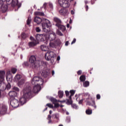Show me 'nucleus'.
Listing matches in <instances>:
<instances>
[{
	"instance_id": "f257e3e1",
	"label": "nucleus",
	"mask_w": 126,
	"mask_h": 126,
	"mask_svg": "<svg viewBox=\"0 0 126 126\" xmlns=\"http://www.w3.org/2000/svg\"><path fill=\"white\" fill-rule=\"evenodd\" d=\"M33 21L37 23V24H40V23H42V31L43 32L47 33V32L50 31L49 28L52 26V24L49 20L45 18L41 19L39 17H35L34 18Z\"/></svg>"
},
{
	"instance_id": "f03ea898",
	"label": "nucleus",
	"mask_w": 126,
	"mask_h": 126,
	"mask_svg": "<svg viewBox=\"0 0 126 126\" xmlns=\"http://www.w3.org/2000/svg\"><path fill=\"white\" fill-rule=\"evenodd\" d=\"M43 83H44V80L43 79L35 76L33 78L32 80V85H35V84H37L34 86L32 89V92L34 93V94H38L39 92L41 90V85H43Z\"/></svg>"
},
{
	"instance_id": "7ed1b4c3",
	"label": "nucleus",
	"mask_w": 126,
	"mask_h": 126,
	"mask_svg": "<svg viewBox=\"0 0 126 126\" xmlns=\"http://www.w3.org/2000/svg\"><path fill=\"white\" fill-rule=\"evenodd\" d=\"M29 62L32 68H37L40 66V63L37 60V58L34 55H32L29 58Z\"/></svg>"
},
{
	"instance_id": "20e7f679",
	"label": "nucleus",
	"mask_w": 126,
	"mask_h": 126,
	"mask_svg": "<svg viewBox=\"0 0 126 126\" xmlns=\"http://www.w3.org/2000/svg\"><path fill=\"white\" fill-rule=\"evenodd\" d=\"M56 54L54 53L53 51H48L45 55V58L46 61H51L52 63H55V60L56 58Z\"/></svg>"
},
{
	"instance_id": "39448f33",
	"label": "nucleus",
	"mask_w": 126,
	"mask_h": 126,
	"mask_svg": "<svg viewBox=\"0 0 126 126\" xmlns=\"http://www.w3.org/2000/svg\"><path fill=\"white\" fill-rule=\"evenodd\" d=\"M17 95H10V105L12 108H17L19 106V101L16 98Z\"/></svg>"
},
{
	"instance_id": "423d86ee",
	"label": "nucleus",
	"mask_w": 126,
	"mask_h": 126,
	"mask_svg": "<svg viewBox=\"0 0 126 126\" xmlns=\"http://www.w3.org/2000/svg\"><path fill=\"white\" fill-rule=\"evenodd\" d=\"M32 98V95H22L19 99L20 103L21 105H24V104H26V102L28 101V100L31 99Z\"/></svg>"
},
{
	"instance_id": "0eeeda50",
	"label": "nucleus",
	"mask_w": 126,
	"mask_h": 126,
	"mask_svg": "<svg viewBox=\"0 0 126 126\" xmlns=\"http://www.w3.org/2000/svg\"><path fill=\"white\" fill-rule=\"evenodd\" d=\"M86 101L87 103V105L89 106H92L96 109L97 107L96 106V104L95 103V99L90 96V95H88V98H87Z\"/></svg>"
},
{
	"instance_id": "6e6552de",
	"label": "nucleus",
	"mask_w": 126,
	"mask_h": 126,
	"mask_svg": "<svg viewBox=\"0 0 126 126\" xmlns=\"http://www.w3.org/2000/svg\"><path fill=\"white\" fill-rule=\"evenodd\" d=\"M73 0H70V1H72ZM69 0H58V3L61 5V6H63L64 8H66L69 6Z\"/></svg>"
},
{
	"instance_id": "1a4fd4ad",
	"label": "nucleus",
	"mask_w": 126,
	"mask_h": 126,
	"mask_svg": "<svg viewBox=\"0 0 126 126\" xmlns=\"http://www.w3.org/2000/svg\"><path fill=\"white\" fill-rule=\"evenodd\" d=\"M36 39L39 41V40L41 42H44L46 40H48V34L44 33L41 34H37L36 36Z\"/></svg>"
},
{
	"instance_id": "9d476101",
	"label": "nucleus",
	"mask_w": 126,
	"mask_h": 126,
	"mask_svg": "<svg viewBox=\"0 0 126 126\" xmlns=\"http://www.w3.org/2000/svg\"><path fill=\"white\" fill-rule=\"evenodd\" d=\"M23 95H31L32 94V88L30 86L25 87L21 93Z\"/></svg>"
},
{
	"instance_id": "9b49d317",
	"label": "nucleus",
	"mask_w": 126,
	"mask_h": 126,
	"mask_svg": "<svg viewBox=\"0 0 126 126\" xmlns=\"http://www.w3.org/2000/svg\"><path fill=\"white\" fill-rule=\"evenodd\" d=\"M0 8L1 9L2 12H6L8 6L3 3V0H0Z\"/></svg>"
},
{
	"instance_id": "f8f14e48",
	"label": "nucleus",
	"mask_w": 126,
	"mask_h": 126,
	"mask_svg": "<svg viewBox=\"0 0 126 126\" xmlns=\"http://www.w3.org/2000/svg\"><path fill=\"white\" fill-rule=\"evenodd\" d=\"M56 37L57 35H56V33L53 32H51L49 35H48V40H49L50 42H52V41H55Z\"/></svg>"
},
{
	"instance_id": "ddd939ff",
	"label": "nucleus",
	"mask_w": 126,
	"mask_h": 126,
	"mask_svg": "<svg viewBox=\"0 0 126 126\" xmlns=\"http://www.w3.org/2000/svg\"><path fill=\"white\" fill-rule=\"evenodd\" d=\"M50 101L54 104V108H56V109L59 108L60 107V104L58 103V102H62V101H60V100H57V99L54 98V97H51L50 98Z\"/></svg>"
},
{
	"instance_id": "4468645a",
	"label": "nucleus",
	"mask_w": 126,
	"mask_h": 126,
	"mask_svg": "<svg viewBox=\"0 0 126 126\" xmlns=\"http://www.w3.org/2000/svg\"><path fill=\"white\" fill-rule=\"evenodd\" d=\"M37 44H39V41L36 39V40H34L32 42H29V46L30 47H34L37 45Z\"/></svg>"
},
{
	"instance_id": "2eb2a0df",
	"label": "nucleus",
	"mask_w": 126,
	"mask_h": 126,
	"mask_svg": "<svg viewBox=\"0 0 126 126\" xmlns=\"http://www.w3.org/2000/svg\"><path fill=\"white\" fill-rule=\"evenodd\" d=\"M4 76H5V71H0V82L4 80Z\"/></svg>"
},
{
	"instance_id": "dca6fc26",
	"label": "nucleus",
	"mask_w": 126,
	"mask_h": 126,
	"mask_svg": "<svg viewBox=\"0 0 126 126\" xmlns=\"http://www.w3.org/2000/svg\"><path fill=\"white\" fill-rule=\"evenodd\" d=\"M56 26L62 31H65V27L60 24H56Z\"/></svg>"
},
{
	"instance_id": "f3484780",
	"label": "nucleus",
	"mask_w": 126,
	"mask_h": 126,
	"mask_svg": "<svg viewBox=\"0 0 126 126\" xmlns=\"http://www.w3.org/2000/svg\"><path fill=\"white\" fill-rule=\"evenodd\" d=\"M21 78H22V76L19 74H17L15 76L14 79L16 81H18V80H20V79H21Z\"/></svg>"
},
{
	"instance_id": "a211bd4d",
	"label": "nucleus",
	"mask_w": 126,
	"mask_h": 126,
	"mask_svg": "<svg viewBox=\"0 0 126 126\" xmlns=\"http://www.w3.org/2000/svg\"><path fill=\"white\" fill-rule=\"evenodd\" d=\"M40 49L41 51H43L44 52H47V51H48L49 50V48H48V47L44 45L41 46Z\"/></svg>"
},
{
	"instance_id": "6ab92c4d",
	"label": "nucleus",
	"mask_w": 126,
	"mask_h": 126,
	"mask_svg": "<svg viewBox=\"0 0 126 126\" xmlns=\"http://www.w3.org/2000/svg\"><path fill=\"white\" fill-rule=\"evenodd\" d=\"M54 20L56 22V24H62V21L58 17H54Z\"/></svg>"
},
{
	"instance_id": "aec40b11",
	"label": "nucleus",
	"mask_w": 126,
	"mask_h": 126,
	"mask_svg": "<svg viewBox=\"0 0 126 126\" xmlns=\"http://www.w3.org/2000/svg\"><path fill=\"white\" fill-rule=\"evenodd\" d=\"M59 12L61 15H65L67 11L65 9H63L59 11Z\"/></svg>"
},
{
	"instance_id": "412c9836",
	"label": "nucleus",
	"mask_w": 126,
	"mask_h": 126,
	"mask_svg": "<svg viewBox=\"0 0 126 126\" xmlns=\"http://www.w3.org/2000/svg\"><path fill=\"white\" fill-rule=\"evenodd\" d=\"M71 96L72 95H70L69 96V99H67V103L68 105H71L72 104V100L71 99Z\"/></svg>"
},
{
	"instance_id": "4be33fe9",
	"label": "nucleus",
	"mask_w": 126,
	"mask_h": 126,
	"mask_svg": "<svg viewBox=\"0 0 126 126\" xmlns=\"http://www.w3.org/2000/svg\"><path fill=\"white\" fill-rule=\"evenodd\" d=\"M25 83V81L24 80V79H22L18 83V86H21V85H23Z\"/></svg>"
},
{
	"instance_id": "5701e85b",
	"label": "nucleus",
	"mask_w": 126,
	"mask_h": 126,
	"mask_svg": "<svg viewBox=\"0 0 126 126\" xmlns=\"http://www.w3.org/2000/svg\"><path fill=\"white\" fill-rule=\"evenodd\" d=\"M21 37L22 39H26L28 37V34L25 33V32L22 33Z\"/></svg>"
},
{
	"instance_id": "b1692460",
	"label": "nucleus",
	"mask_w": 126,
	"mask_h": 126,
	"mask_svg": "<svg viewBox=\"0 0 126 126\" xmlns=\"http://www.w3.org/2000/svg\"><path fill=\"white\" fill-rule=\"evenodd\" d=\"M86 77L84 75H82L80 77V81H82V82H83L85 80H86Z\"/></svg>"
},
{
	"instance_id": "393cba45",
	"label": "nucleus",
	"mask_w": 126,
	"mask_h": 126,
	"mask_svg": "<svg viewBox=\"0 0 126 126\" xmlns=\"http://www.w3.org/2000/svg\"><path fill=\"white\" fill-rule=\"evenodd\" d=\"M86 114L87 115H91L92 114V110L88 109L86 110Z\"/></svg>"
},
{
	"instance_id": "a878e982",
	"label": "nucleus",
	"mask_w": 126,
	"mask_h": 126,
	"mask_svg": "<svg viewBox=\"0 0 126 126\" xmlns=\"http://www.w3.org/2000/svg\"><path fill=\"white\" fill-rule=\"evenodd\" d=\"M41 75L43 77H48L49 74H48V73L47 72H42V73H41Z\"/></svg>"
},
{
	"instance_id": "bb28decb",
	"label": "nucleus",
	"mask_w": 126,
	"mask_h": 126,
	"mask_svg": "<svg viewBox=\"0 0 126 126\" xmlns=\"http://www.w3.org/2000/svg\"><path fill=\"white\" fill-rule=\"evenodd\" d=\"M89 81H86L85 82H84L83 86L84 87H88V86H89Z\"/></svg>"
},
{
	"instance_id": "cd10ccee",
	"label": "nucleus",
	"mask_w": 126,
	"mask_h": 126,
	"mask_svg": "<svg viewBox=\"0 0 126 126\" xmlns=\"http://www.w3.org/2000/svg\"><path fill=\"white\" fill-rule=\"evenodd\" d=\"M59 115L57 113L52 115L53 119H56V120H59Z\"/></svg>"
},
{
	"instance_id": "c85d7f7f",
	"label": "nucleus",
	"mask_w": 126,
	"mask_h": 126,
	"mask_svg": "<svg viewBox=\"0 0 126 126\" xmlns=\"http://www.w3.org/2000/svg\"><path fill=\"white\" fill-rule=\"evenodd\" d=\"M71 107L73 109H75V110H77V109H78V106H77L75 103H72L71 104Z\"/></svg>"
},
{
	"instance_id": "c756f323",
	"label": "nucleus",
	"mask_w": 126,
	"mask_h": 126,
	"mask_svg": "<svg viewBox=\"0 0 126 126\" xmlns=\"http://www.w3.org/2000/svg\"><path fill=\"white\" fill-rule=\"evenodd\" d=\"M35 15H40V16H44V13L40 12H35Z\"/></svg>"
},
{
	"instance_id": "7c9ffc66",
	"label": "nucleus",
	"mask_w": 126,
	"mask_h": 126,
	"mask_svg": "<svg viewBox=\"0 0 126 126\" xmlns=\"http://www.w3.org/2000/svg\"><path fill=\"white\" fill-rule=\"evenodd\" d=\"M5 86L4 89H5L6 88H7V89H10L11 87V85H10V84L9 83H8V84L6 86H5H5Z\"/></svg>"
},
{
	"instance_id": "2f4dec72",
	"label": "nucleus",
	"mask_w": 126,
	"mask_h": 126,
	"mask_svg": "<svg viewBox=\"0 0 126 126\" xmlns=\"http://www.w3.org/2000/svg\"><path fill=\"white\" fill-rule=\"evenodd\" d=\"M17 95V93L15 91H12L9 92V95Z\"/></svg>"
},
{
	"instance_id": "473e14b6",
	"label": "nucleus",
	"mask_w": 126,
	"mask_h": 126,
	"mask_svg": "<svg viewBox=\"0 0 126 126\" xmlns=\"http://www.w3.org/2000/svg\"><path fill=\"white\" fill-rule=\"evenodd\" d=\"M30 23H31V18H28L27 20V24L30 26Z\"/></svg>"
},
{
	"instance_id": "72a5a7b5",
	"label": "nucleus",
	"mask_w": 126,
	"mask_h": 126,
	"mask_svg": "<svg viewBox=\"0 0 126 126\" xmlns=\"http://www.w3.org/2000/svg\"><path fill=\"white\" fill-rule=\"evenodd\" d=\"M46 106H47V107H48L49 108H51L52 109H54V105H53V104L51 103H47L46 104Z\"/></svg>"
},
{
	"instance_id": "f704fd0d",
	"label": "nucleus",
	"mask_w": 126,
	"mask_h": 126,
	"mask_svg": "<svg viewBox=\"0 0 126 126\" xmlns=\"http://www.w3.org/2000/svg\"><path fill=\"white\" fill-rule=\"evenodd\" d=\"M16 71H17V69L16 68H12L11 72H12V73H13V74L16 73Z\"/></svg>"
},
{
	"instance_id": "c9c22d12",
	"label": "nucleus",
	"mask_w": 126,
	"mask_h": 126,
	"mask_svg": "<svg viewBox=\"0 0 126 126\" xmlns=\"http://www.w3.org/2000/svg\"><path fill=\"white\" fill-rule=\"evenodd\" d=\"M48 4L50 8H51V9H53V8H54V5H53V3H52L51 2H49V3H48Z\"/></svg>"
},
{
	"instance_id": "e433bc0d",
	"label": "nucleus",
	"mask_w": 126,
	"mask_h": 126,
	"mask_svg": "<svg viewBox=\"0 0 126 126\" xmlns=\"http://www.w3.org/2000/svg\"><path fill=\"white\" fill-rule=\"evenodd\" d=\"M57 34L58 35H59V36H63V33H62V32H61V31H60L59 30L57 31Z\"/></svg>"
},
{
	"instance_id": "4c0bfd02",
	"label": "nucleus",
	"mask_w": 126,
	"mask_h": 126,
	"mask_svg": "<svg viewBox=\"0 0 126 126\" xmlns=\"http://www.w3.org/2000/svg\"><path fill=\"white\" fill-rule=\"evenodd\" d=\"M23 66H28L29 65V63L28 62H25L23 63Z\"/></svg>"
},
{
	"instance_id": "58836bf2",
	"label": "nucleus",
	"mask_w": 126,
	"mask_h": 126,
	"mask_svg": "<svg viewBox=\"0 0 126 126\" xmlns=\"http://www.w3.org/2000/svg\"><path fill=\"white\" fill-rule=\"evenodd\" d=\"M75 90H71L70 91V94L71 95H74L75 94Z\"/></svg>"
},
{
	"instance_id": "ea45409f",
	"label": "nucleus",
	"mask_w": 126,
	"mask_h": 126,
	"mask_svg": "<svg viewBox=\"0 0 126 126\" xmlns=\"http://www.w3.org/2000/svg\"><path fill=\"white\" fill-rule=\"evenodd\" d=\"M35 31L36 32H37L38 33H39V32H41V29H40L39 27H36L35 28Z\"/></svg>"
},
{
	"instance_id": "a19ab883",
	"label": "nucleus",
	"mask_w": 126,
	"mask_h": 126,
	"mask_svg": "<svg viewBox=\"0 0 126 126\" xmlns=\"http://www.w3.org/2000/svg\"><path fill=\"white\" fill-rule=\"evenodd\" d=\"M13 90H15L17 92H19V89L16 87H14L13 88Z\"/></svg>"
},
{
	"instance_id": "79ce46f5",
	"label": "nucleus",
	"mask_w": 126,
	"mask_h": 126,
	"mask_svg": "<svg viewBox=\"0 0 126 126\" xmlns=\"http://www.w3.org/2000/svg\"><path fill=\"white\" fill-rule=\"evenodd\" d=\"M62 42H61V40L60 39H57L56 40V44H57V45H61Z\"/></svg>"
},
{
	"instance_id": "37998d69",
	"label": "nucleus",
	"mask_w": 126,
	"mask_h": 126,
	"mask_svg": "<svg viewBox=\"0 0 126 126\" xmlns=\"http://www.w3.org/2000/svg\"><path fill=\"white\" fill-rule=\"evenodd\" d=\"M47 5H48V3L45 2L43 4V5L42 7H43V8H44V9H46V8H47Z\"/></svg>"
},
{
	"instance_id": "c03bdc74",
	"label": "nucleus",
	"mask_w": 126,
	"mask_h": 126,
	"mask_svg": "<svg viewBox=\"0 0 126 126\" xmlns=\"http://www.w3.org/2000/svg\"><path fill=\"white\" fill-rule=\"evenodd\" d=\"M66 123H70V118L67 117L66 119Z\"/></svg>"
},
{
	"instance_id": "a18cd8bd",
	"label": "nucleus",
	"mask_w": 126,
	"mask_h": 126,
	"mask_svg": "<svg viewBox=\"0 0 126 126\" xmlns=\"http://www.w3.org/2000/svg\"><path fill=\"white\" fill-rule=\"evenodd\" d=\"M59 95H63V91H60L58 92Z\"/></svg>"
},
{
	"instance_id": "49530a36",
	"label": "nucleus",
	"mask_w": 126,
	"mask_h": 126,
	"mask_svg": "<svg viewBox=\"0 0 126 126\" xmlns=\"http://www.w3.org/2000/svg\"><path fill=\"white\" fill-rule=\"evenodd\" d=\"M49 45H50V47H55V43H52V42H50V43H49Z\"/></svg>"
},
{
	"instance_id": "de8ad7c7",
	"label": "nucleus",
	"mask_w": 126,
	"mask_h": 126,
	"mask_svg": "<svg viewBox=\"0 0 126 126\" xmlns=\"http://www.w3.org/2000/svg\"><path fill=\"white\" fill-rule=\"evenodd\" d=\"M51 119H52V116H51V115H48L47 120H51Z\"/></svg>"
},
{
	"instance_id": "09e8293b",
	"label": "nucleus",
	"mask_w": 126,
	"mask_h": 126,
	"mask_svg": "<svg viewBox=\"0 0 126 126\" xmlns=\"http://www.w3.org/2000/svg\"><path fill=\"white\" fill-rule=\"evenodd\" d=\"M75 42H76V39L74 38L73 41L71 42V45H72L73 44H74V43H75Z\"/></svg>"
},
{
	"instance_id": "8fccbe9b",
	"label": "nucleus",
	"mask_w": 126,
	"mask_h": 126,
	"mask_svg": "<svg viewBox=\"0 0 126 126\" xmlns=\"http://www.w3.org/2000/svg\"><path fill=\"white\" fill-rule=\"evenodd\" d=\"M82 71H81V70H79V71H77V74H78V75H80V74H81V73H82Z\"/></svg>"
},
{
	"instance_id": "3c124183",
	"label": "nucleus",
	"mask_w": 126,
	"mask_h": 126,
	"mask_svg": "<svg viewBox=\"0 0 126 126\" xmlns=\"http://www.w3.org/2000/svg\"><path fill=\"white\" fill-rule=\"evenodd\" d=\"M101 98V96L100 95H96V98L97 100H99Z\"/></svg>"
},
{
	"instance_id": "603ef678",
	"label": "nucleus",
	"mask_w": 126,
	"mask_h": 126,
	"mask_svg": "<svg viewBox=\"0 0 126 126\" xmlns=\"http://www.w3.org/2000/svg\"><path fill=\"white\" fill-rule=\"evenodd\" d=\"M48 124H53V121L51 119L48 120Z\"/></svg>"
},
{
	"instance_id": "864d4df0",
	"label": "nucleus",
	"mask_w": 126,
	"mask_h": 126,
	"mask_svg": "<svg viewBox=\"0 0 126 126\" xmlns=\"http://www.w3.org/2000/svg\"><path fill=\"white\" fill-rule=\"evenodd\" d=\"M96 0H91V3L92 4H94V2L96 1Z\"/></svg>"
},
{
	"instance_id": "5fc2aeb1",
	"label": "nucleus",
	"mask_w": 126,
	"mask_h": 126,
	"mask_svg": "<svg viewBox=\"0 0 126 126\" xmlns=\"http://www.w3.org/2000/svg\"><path fill=\"white\" fill-rule=\"evenodd\" d=\"M65 93L66 95H68L70 93V92H68L67 91H65Z\"/></svg>"
},
{
	"instance_id": "6e6d98bb",
	"label": "nucleus",
	"mask_w": 126,
	"mask_h": 126,
	"mask_svg": "<svg viewBox=\"0 0 126 126\" xmlns=\"http://www.w3.org/2000/svg\"><path fill=\"white\" fill-rule=\"evenodd\" d=\"M61 60V57L60 56H58L57 58V61H60Z\"/></svg>"
},
{
	"instance_id": "4d7b16f0",
	"label": "nucleus",
	"mask_w": 126,
	"mask_h": 126,
	"mask_svg": "<svg viewBox=\"0 0 126 126\" xmlns=\"http://www.w3.org/2000/svg\"><path fill=\"white\" fill-rule=\"evenodd\" d=\"M1 86H2V87H3V86H5L4 84L0 83V87H1Z\"/></svg>"
},
{
	"instance_id": "13d9d810",
	"label": "nucleus",
	"mask_w": 126,
	"mask_h": 126,
	"mask_svg": "<svg viewBox=\"0 0 126 126\" xmlns=\"http://www.w3.org/2000/svg\"><path fill=\"white\" fill-rule=\"evenodd\" d=\"M82 102H83V100L81 99V100L79 101V104H82Z\"/></svg>"
},
{
	"instance_id": "bf43d9fd",
	"label": "nucleus",
	"mask_w": 126,
	"mask_h": 126,
	"mask_svg": "<svg viewBox=\"0 0 126 126\" xmlns=\"http://www.w3.org/2000/svg\"><path fill=\"white\" fill-rule=\"evenodd\" d=\"M6 2H7V4H9V2L10 1V0H5Z\"/></svg>"
},
{
	"instance_id": "052dcab7",
	"label": "nucleus",
	"mask_w": 126,
	"mask_h": 126,
	"mask_svg": "<svg viewBox=\"0 0 126 126\" xmlns=\"http://www.w3.org/2000/svg\"><path fill=\"white\" fill-rule=\"evenodd\" d=\"M65 46H68V41H66L65 43Z\"/></svg>"
},
{
	"instance_id": "680f3d73",
	"label": "nucleus",
	"mask_w": 126,
	"mask_h": 126,
	"mask_svg": "<svg viewBox=\"0 0 126 126\" xmlns=\"http://www.w3.org/2000/svg\"><path fill=\"white\" fill-rule=\"evenodd\" d=\"M30 39H31V40H32V41H34V40H35V39H34V38H33V37H32V36H31V37H30Z\"/></svg>"
},
{
	"instance_id": "e2e57ef3",
	"label": "nucleus",
	"mask_w": 126,
	"mask_h": 126,
	"mask_svg": "<svg viewBox=\"0 0 126 126\" xmlns=\"http://www.w3.org/2000/svg\"><path fill=\"white\" fill-rule=\"evenodd\" d=\"M88 8H89L88 5H86V11H87V10H88Z\"/></svg>"
},
{
	"instance_id": "0e129e2a",
	"label": "nucleus",
	"mask_w": 126,
	"mask_h": 126,
	"mask_svg": "<svg viewBox=\"0 0 126 126\" xmlns=\"http://www.w3.org/2000/svg\"><path fill=\"white\" fill-rule=\"evenodd\" d=\"M52 75H54V74H55V71H54V70L52 71Z\"/></svg>"
},
{
	"instance_id": "69168bd1",
	"label": "nucleus",
	"mask_w": 126,
	"mask_h": 126,
	"mask_svg": "<svg viewBox=\"0 0 126 126\" xmlns=\"http://www.w3.org/2000/svg\"><path fill=\"white\" fill-rule=\"evenodd\" d=\"M63 95H60L59 98H63Z\"/></svg>"
},
{
	"instance_id": "338daca9",
	"label": "nucleus",
	"mask_w": 126,
	"mask_h": 126,
	"mask_svg": "<svg viewBox=\"0 0 126 126\" xmlns=\"http://www.w3.org/2000/svg\"><path fill=\"white\" fill-rule=\"evenodd\" d=\"M52 113H53V112L52 111V110H50L49 111V115H52Z\"/></svg>"
},
{
	"instance_id": "774afa93",
	"label": "nucleus",
	"mask_w": 126,
	"mask_h": 126,
	"mask_svg": "<svg viewBox=\"0 0 126 126\" xmlns=\"http://www.w3.org/2000/svg\"><path fill=\"white\" fill-rule=\"evenodd\" d=\"M67 28H69V24H67Z\"/></svg>"
}]
</instances>
